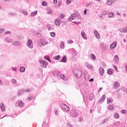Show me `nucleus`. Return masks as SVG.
I'll list each match as a JSON object with an SVG mask.
<instances>
[{
  "label": "nucleus",
  "instance_id": "57",
  "mask_svg": "<svg viewBox=\"0 0 127 127\" xmlns=\"http://www.w3.org/2000/svg\"><path fill=\"white\" fill-rule=\"evenodd\" d=\"M114 68H115V70L117 71V72H118V67H117V66H116V65H114L113 66Z\"/></svg>",
  "mask_w": 127,
  "mask_h": 127
},
{
  "label": "nucleus",
  "instance_id": "26",
  "mask_svg": "<svg viewBox=\"0 0 127 127\" xmlns=\"http://www.w3.org/2000/svg\"><path fill=\"white\" fill-rule=\"evenodd\" d=\"M95 99V95H94V94L91 93L89 96V99L90 101H93Z\"/></svg>",
  "mask_w": 127,
  "mask_h": 127
},
{
  "label": "nucleus",
  "instance_id": "48",
  "mask_svg": "<svg viewBox=\"0 0 127 127\" xmlns=\"http://www.w3.org/2000/svg\"><path fill=\"white\" fill-rule=\"evenodd\" d=\"M30 91H31V90H30V89H26L25 90V93H29V92H30Z\"/></svg>",
  "mask_w": 127,
  "mask_h": 127
},
{
  "label": "nucleus",
  "instance_id": "60",
  "mask_svg": "<svg viewBox=\"0 0 127 127\" xmlns=\"http://www.w3.org/2000/svg\"><path fill=\"white\" fill-rule=\"evenodd\" d=\"M117 97L118 98H121V93H120L119 92H118L117 93Z\"/></svg>",
  "mask_w": 127,
  "mask_h": 127
},
{
  "label": "nucleus",
  "instance_id": "49",
  "mask_svg": "<svg viewBox=\"0 0 127 127\" xmlns=\"http://www.w3.org/2000/svg\"><path fill=\"white\" fill-rule=\"evenodd\" d=\"M107 102H108V104L109 103H112V102H113V99H112V98H109V100H107Z\"/></svg>",
  "mask_w": 127,
  "mask_h": 127
},
{
  "label": "nucleus",
  "instance_id": "22",
  "mask_svg": "<svg viewBox=\"0 0 127 127\" xmlns=\"http://www.w3.org/2000/svg\"><path fill=\"white\" fill-rule=\"evenodd\" d=\"M47 28L49 31L52 30L53 29V26L50 24H48L47 25Z\"/></svg>",
  "mask_w": 127,
  "mask_h": 127
},
{
  "label": "nucleus",
  "instance_id": "35",
  "mask_svg": "<svg viewBox=\"0 0 127 127\" xmlns=\"http://www.w3.org/2000/svg\"><path fill=\"white\" fill-rule=\"evenodd\" d=\"M36 14H37V11H35L34 12H32L31 13V16H35V15H36Z\"/></svg>",
  "mask_w": 127,
  "mask_h": 127
},
{
  "label": "nucleus",
  "instance_id": "38",
  "mask_svg": "<svg viewBox=\"0 0 127 127\" xmlns=\"http://www.w3.org/2000/svg\"><path fill=\"white\" fill-rule=\"evenodd\" d=\"M60 58H61L60 55H58L54 58V59L55 60H60Z\"/></svg>",
  "mask_w": 127,
  "mask_h": 127
},
{
  "label": "nucleus",
  "instance_id": "21",
  "mask_svg": "<svg viewBox=\"0 0 127 127\" xmlns=\"http://www.w3.org/2000/svg\"><path fill=\"white\" fill-rule=\"evenodd\" d=\"M107 73L109 75H112L114 73V70H113V69L109 68L107 70Z\"/></svg>",
  "mask_w": 127,
  "mask_h": 127
},
{
  "label": "nucleus",
  "instance_id": "24",
  "mask_svg": "<svg viewBox=\"0 0 127 127\" xmlns=\"http://www.w3.org/2000/svg\"><path fill=\"white\" fill-rule=\"evenodd\" d=\"M34 35L35 36H37V37H41V34H40L36 31L34 32Z\"/></svg>",
  "mask_w": 127,
  "mask_h": 127
},
{
  "label": "nucleus",
  "instance_id": "20",
  "mask_svg": "<svg viewBox=\"0 0 127 127\" xmlns=\"http://www.w3.org/2000/svg\"><path fill=\"white\" fill-rule=\"evenodd\" d=\"M0 108L1 111L2 112H4V111H5V109H4V105L3 103H1L0 105Z\"/></svg>",
  "mask_w": 127,
  "mask_h": 127
},
{
  "label": "nucleus",
  "instance_id": "6",
  "mask_svg": "<svg viewBox=\"0 0 127 127\" xmlns=\"http://www.w3.org/2000/svg\"><path fill=\"white\" fill-rule=\"evenodd\" d=\"M27 46L30 49H32V48H33V44L31 40H28V42L27 43Z\"/></svg>",
  "mask_w": 127,
  "mask_h": 127
},
{
  "label": "nucleus",
  "instance_id": "53",
  "mask_svg": "<svg viewBox=\"0 0 127 127\" xmlns=\"http://www.w3.org/2000/svg\"><path fill=\"white\" fill-rule=\"evenodd\" d=\"M66 3H67V4H70V3H71V0H66Z\"/></svg>",
  "mask_w": 127,
  "mask_h": 127
},
{
  "label": "nucleus",
  "instance_id": "63",
  "mask_svg": "<svg viewBox=\"0 0 127 127\" xmlns=\"http://www.w3.org/2000/svg\"><path fill=\"white\" fill-rule=\"evenodd\" d=\"M19 11H20V12H21V13L23 12V11H24V10H23V9H20Z\"/></svg>",
  "mask_w": 127,
  "mask_h": 127
},
{
  "label": "nucleus",
  "instance_id": "5",
  "mask_svg": "<svg viewBox=\"0 0 127 127\" xmlns=\"http://www.w3.org/2000/svg\"><path fill=\"white\" fill-rule=\"evenodd\" d=\"M78 115L79 114H78V113H77V112L76 111V110H75V109H73L71 111L70 116H71V117H73V118H76L78 117Z\"/></svg>",
  "mask_w": 127,
  "mask_h": 127
},
{
  "label": "nucleus",
  "instance_id": "17",
  "mask_svg": "<svg viewBox=\"0 0 127 127\" xmlns=\"http://www.w3.org/2000/svg\"><path fill=\"white\" fill-rule=\"evenodd\" d=\"M115 13H113V12H110L108 14V17L109 18H115Z\"/></svg>",
  "mask_w": 127,
  "mask_h": 127
},
{
  "label": "nucleus",
  "instance_id": "8",
  "mask_svg": "<svg viewBox=\"0 0 127 127\" xmlns=\"http://www.w3.org/2000/svg\"><path fill=\"white\" fill-rule=\"evenodd\" d=\"M82 75H83V71L81 70H78L77 72L75 73V76L77 78H80Z\"/></svg>",
  "mask_w": 127,
  "mask_h": 127
},
{
  "label": "nucleus",
  "instance_id": "52",
  "mask_svg": "<svg viewBox=\"0 0 127 127\" xmlns=\"http://www.w3.org/2000/svg\"><path fill=\"white\" fill-rule=\"evenodd\" d=\"M123 32L127 33V27H126L125 29L123 28Z\"/></svg>",
  "mask_w": 127,
  "mask_h": 127
},
{
  "label": "nucleus",
  "instance_id": "32",
  "mask_svg": "<svg viewBox=\"0 0 127 127\" xmlns=\"http://www.w3.org/2000/svg\"><path fill=\"white\" fill-rule=\"evenodd\" d=\"M57 77L58 78H61L63 80H65V75L64 74H61V75H57Z\"/></svg>",
  "mask_w": 127,
  "mask_h": 127
},
{
  "label": "nucleus",
  "instance_id": "62",
  "mask_svg": "<svg viewBox=\"0 0 127 127\" xmlns=\"http://www.w3.org/2000/svg\"><path fill=\"white\" fill-rule=\"evenodd\" d=\"M126 111L125 110H121V113H122V114H126Z\"/></svg>",
  "mask_w": 127,
  "mask_h": 127
},
{
  "label": "nucleus",
  "instance_id": "3",
  "mask_svg": "<svg viewBox=\"0 0 127 127\" xmlns=\"http://www.w3.org/2000/svg\"><path fill=\"white\" fill-rule=\"evenodd\" d=\"M61 108H63V110H64V111H66V112H69V111H70L69 106L65 105L64 103H62L61 104Z\"/></svg>",
  "mask_w": 127,
  "mask_h": 127
},
{
  "label": "nucleus",
  "instance_id": "15",
  "mask_svg": "<svg viewBox=\"0 0 127 127\" xmlns=\"http://www.w3.org/2000/svg\"><path fill=\"white\" fill-rule=\"evenodd\" d=\"M81 35L85 39V40H87V38L86 37V34L85 33V32L83 30L81 32Z\"/></svg>",
  "mask_w": 127,
  "mask_h": 127
},
{
  "label": "nucleus",
  "instance_id": "19",
  "mask_svg": "<svg viewBox=\"0 0 127 127\" xmlns=\"http://www.w3.org/2000/svg\"><path fill=\"white\" fill-rule=\"evenodd\" d=\"M24 93V89H21L18 92V96H21Z\"/></svg>",
  "mask_w": 127,
  "mask_h": 127
},
{
  "label": "nucleus",
  "instance_id": "25",
  "mask_svg": "<svg viewBox=\"0 0 127 127\" xmlns=\"http://www.w3.org/2000/svg\"><path fill=\"white\" fill-rule=\"evenodd\" d=\"M61 62H63V63H66L67 62V58L66 56H64L63 58V59L61 60Z\"/></svg>",
  "mask_w": 127,
  "mask_h": 127
},
{
  "label": "nucleus",
  "instance_id": "41",
  "mask_svg": "<svg viewBox=\"0 0 127 127\" xmlns=\"http://www.w3.org/2000/svg\"><path fill=\"white\" fill-rule=\"evenodd\" d=\"M107 122H108V119H104L102 121V124L104 125L106 124V123H107Z\"/></svg>",
  "mask_w": 127,
  "mask_h": 127
},
{
  "label": "nucleus",
  "instance_id": "14",
  "mask_svg": "<svg viewBox=\"0 0 127 127\" xmlns=\"http://www.w3.org/2000/svg\"><path fill=\"white\" fill-rule=\"evenodd\" d=\"M20 42L18 41H15L12 43V45H13V46H20Z\"/></svg>",
  "mask_w": 127,
  "mask_h": 127
},
{
  "label": "nucleus",
  "instance_id": "28",
  "mask_svg": "<svg viewBox=\"0 0 127 127\" xmlns=\"http://www.w3.org/2000/svg\"><path fill=\"white\" fill-rule=\"evenodd\" d=\"M106 3L107 4L111 5V4H113V0H107Z\"/></svg>",
  "mask_w": 127,
  "mask_h": 127
},
{
  "label": "nucleus",
  "instance_id": "33",
  "mask_svg": "<svg viewBox=\"0 0 127 127\" xmlns=\"http://www.w3.org/2000/svg\"><path fill=\"white\" fill-rule=\"evenodd\" d=\"M47 14H52V9L50 8H48L47 11Z\"/></svg>",
  "mask_w": 127,
  "mask_h": 127
},
{
  "label": "nucleus",
  "instance_id": "47",
  "mask_svg": "<svg viewBox=\"0 0 127 127\" xmlns=\"http://www.w3.org/2000/svg\"><path fill=\"white\" fill-rule=\"evenodd\" d=\"M71 43H73V41L72 40H69L67 41L68 44H71Z\"/></svg>",
  "mask_w": 127,
  "mask_h": 127
},
{
  "label": "nucleus",
  "instance_id": "44",
  "mask_svg": "<svg viewBox=\"0 0 127 127\" xmlns=\"http://www.w3.org/2000/svg\"><path fill=\"white\" fill-rule=\"evenodd\" d=\"M61 48H64V42H62L61 43Z\"/></svg>",
  "mask_w": 127,
  "mask_h": 127
},
{
  "label": "nucleus",
  "instance_id": "1",
  "mask_svg": "<svg viewBox=\"0 0 127 127\" xmlns=\"http://www.w3.org/2000/svg\"><path fill=\"white\" fill-rule=\"evenodd\" d=\"M47 44H48V42L45 39H42L38 41V45L40 47L45 46Z\"/></svg>",
  "mask_w": 127,
  "mask_h": 127
},
{
  "label": "nucleus",
  "instance_id": "42",
  "mask_svg": "<svg viewBox=\"0 0 127 127\" xmlns=\"http://www.w3.org/2000/svg\"><path fill=\"white\" fill-rule=\"evenodd\" d=\"M102 15H107L108 14V12L107 11H104L101 13Z\"/></svg>",
  "mask_w": 127,
  "mask_h": 127
},
{
  "label": "nucleus",
  "instance_id": "61",
  "mask_svg": "<svg viewBox=\"0 0 127 127\" xmlns=\"http://www.w3.org/2000/svg\"><path fill=\"white\" fill-rule=\"evenodd\" d=\"M5 34H10V32L9 31H5L4 32Z\"/></svg>",
  "mask_w": 127,
  "mask_h": 127
},
{
  "label": "nucleus",
  "instance_id": "36",
  "mask_svg": "<svg viewBox=\"0 0 127 127\" xmlns=\"http://www.w3.org/2000/svg\"><path fill=\"white\" fill-rule=\"evenodd\" d=\"M115 119H119V118H120V115H119V114L115 113L114 115Z\"/></svg>",
  "mask_w": 127,
  "mask_h": 127
},
{
  "label": "nucleus",
  "instance_id": "51",
  "mask_svg": "<svg viewBox=\"0 0 127 127\" xmlns=\"http://www.w3.org/2000/svg\"><path fill=\"white\" fill-rule=\"evenodd\" d=\"M87 67L88 69H92V66H91V64H87Z\"/></svg>",
  "mask_w": 127,
  "mask_h": 127
},
{
  "label": "nucleus",
  "instance_id": "31",
  "mask_svg": "<svg viewBox=\"0 0 127 127\" xmlns=\"http://www.w3.org/2000/svg\"><path fill=\"white\" fill-rule=\"evenodd\" d=\"M6 40L8 43H12V40L10 38L7 37Z\"/></svg>",
  "mask_w": 127,
  "mask_h": 127
},
{
  "label": "nucleus",
  "instance_id": "45",
  "mask_svg": "<svg viewBox=\"0 0 127 127\" xmlns=\"http://www.w3.org/2000/svg\"><path fill=\"white\" fill-rule=\"evenodd\" d=\"M4 32V28L0 29V34L3 33Z\"/></svg>",
  "mask_w": 127,
  "mask_h": 127
},
{
  "label": "nucleus",
  "instance_id": "4",
  "mask_svg": "<svg viewBox=\"0 0 127 127\" xmlns=\"http://www.w3.org/2000/svg\"><path fill=\"white\" fill-rule=\"evenodd\" d=\"M15 107H19V108H23V102L22 101L18 100L15 103Z\"/></svg>",
  "mask_w": 127,
  "mask_h": 127
},
{
  "label": "nucleus",
  "instance_id": "46",
  "mask_svg": "<svg viewBox=\"0 0 127 127\" xmlns=\"http://www.w3.org/2000/svg\"><path fill=\"white\" fill-rule=\"evenodd\" d=\"M108 109L109 110H113V109H114V106L113 105H109Z\"/></svg>",
  "mask_w": 127,
  "mask_h": 127
},
{
  "label": "nucleus",
  "instance_id": "11",
  "mask_svg": "<svg viewBox=\"0 0 127 127\" xmlns=\"http://www.w3.org/2000/svg\"><path fill=\"white\" fill-rule=\"evenodd\" d=\"M117 42H114L112 44H111L110 45V49H112V50H114V49H115V48H116L117 47Z\"/></svg>",
  "mask_w": 127,
  "mask_h": 127
},
{
  "label": "nucleus",
  "instance_id": "50",
  "mask_svg": "<svg viewBox=\"0 0 127 127\" xmlns=\"http://www.w3.org/2000/svg\"><path fill=\"white\" fill-rule=\"evenodd\" d=\"M23 13L25 15H28V12H27V11H23Z\"/></svg>",
  "mask_w": 127,
  "mask_h": 127
},
{
  "label": "nucleus",
  "instance_id": "23",
  "mask_svg": "<svg viewBox=\"0 0 127 127\" xmlns=\"http://www.w3.org/2000/svg\"><path fill=\"white\" fill-rule=\"evenodd\" d=\"M114 60H115V63L118 64L119 63V56L115 55L114 56Z\"/></svg>",
  "mask_w": 127,
  "mask_h": 127
},
{
  "label": "nucleus",
  "instance_id": "27",
  "mask_svg": "<svg viewBox=\"0 0 127 127\" xmlns=\"http://www.w3.org/2000/svg\"><path fill=\"white\" fill-rule=\"evenodd\" d=\"M19 71H20V72H21V73H24V72H25V67H24L23 66H21L19 68Z\"/></svg>",
  "mask_w": 127,
  "mask_h": 127
},
{
  "label": "nucleus",
  "instance_id": "9",
  "mask_svg": "<svg viewBox=\"0 0 127 127\" xmlns=\"http://www.w3.org/2000/svg\"><path fill=\"white\" fill-rule=\"evenodd\" d=\"M120 86V82L119 81H116L113 85V88L115 89V90L118 89Z\"/></svg>",
  "mask_w": 127,
  "mask_h": 127
},
{
  "label": "nucleus",
  "instance_id": "54",
  "mask_svg": "<svg viewBox=\"0 0 127 127\" xmlns=\"http://www.w3.org/2000/svg\"><path fill=\"white\" fill-rule=\"evenodd\" d=\"M79 122H84V119H83L82 117H80L79 118Z\"/></svg>",
  "mask_w": 127,
  "mask_h": 127
},
{
  "label": "nucleus",
  "instance_id": "40",
  "mask_svg": "<svg viewBox=\"0 0 127 127\" xmlns=\"http://www.w3.org/2000/svg\"><path fill=\"white\" fill-rule=\"evenodd\" d=\"M42 5L43 6H47V3L46 1H43Z\"/></svg>",
  "mask_w": 127,
  "mask_h": 127
},
{
  "label": "nucleus",
  "instance_id": "34",
  "mask_svg": "<svg viewBox=\"0 0 127 127\" xmlns=\"http://www.w3.org/2000/svg\"><path fill=\"white\" fill-rule=\"evenodd\" d=\"M44 58L45 59H46V60H47L48 61H49V62L51 63V60H50V58L48 57V56H45Z\"/></svg>",
  "mask_w": 127,
  "mask_h": 127
},
{
  "label": "nucleus",
  "instance_id": "10",
  "mask_svg": "<svg viewBox=\"0 0 127 127\" xmlns=\"http://www.w3.org/2000/svg\"><path fill=\"white\" fill-rule=\"evenodd\" d=\"M94 33L95 35V37H96V38H97L98 39H100L101 37L100 36V33H99V32H98V31L97 30H95L94 31Z\"/></svg>",
  "mask_w": 127,
  "mask_h": 127
},
{
  "label": "nucleus",
  "instance_id": "18",
  "mask_svg": "<svg viewBox=\"0 0 127 127\" xmlns=\"http://www.w3.org/2000/svg\"><path fill=\"white\" fill-rule=\"evenodd\" d=\"M8 15H10V16H16V15H17V14L16 13V12H10L8 13Z\"/></svg>",
  "mask_w": 127,
  "mask_h": 127
},
{
  "label": "nucleus",
  "instance_id": "2",
  "mask_svg": "<svg viewBox=\"0 0 127 127\" xmlns=\"http://www.w3.org/2000/svg\"><path fill=\"white\" fill-rule=\"evenodd\" d=\"M39 63H40L43 68H47V65H48V62L41 60L39 61Z\"/></svg>",
  "mask_w": 127,
  "mask_h": 127
},
{
  "label": "nucleus",
  "instance_id": "64",
  "mask_svg": "<svg viewBox=\"0 0 127 127\" xmlns=\"http://www.w3.org/2000/svg\"><path fill=\"white\" fill-rule=\"evenodd\" d=\"M89 82H94V78H91L89 80Z\"/></svg>",
  "mask_w": 127,
  "mask_h": 127
},
{
  "label": "nucleus",
  "instance_id": "55",
  "mask_svg": "<svg viewBox=\"0 0 127 127\" xmlns=\"http://www.w3.org/2000/svg\"><path fill=\"white\" fill-rule=\"evenodd\" d=\"M73 22V23H75V24H80V23H81V22L80 21H78V22L74 21Z\"/></svg>",
  "mask_w": 127,
  "mask_h": 127
},
{
  "label": "nucleus",
  "instance_id": "7",
  "mask_svg": "<svg viewBox=\"0 0 127 127\" xmlns=\"http://www.w3.org/2000/svg\"><path fill=\"white\" fill-rule=\"evenodd\" d=\"M76 16H77V15H76L75 13L71 14L70 16H69L68 18V21H72L73 19H75V18H76Z\"/></svg>",
  "mask_w": 127,
  "mask_h": 127
},
{
  "label": "nucleus",
  "instance_id": "12",
  "mask_svg": "<svg viewBox=\"0 0 127 127\" xmlns=\"http://www.w3.org/2000/svg\"><path fill=\"white\" fill-rule=\"evenodd\" d=\"M99 72L101 76H103L104 73H105V69L102 67H100L99 69Z\"/></svg>",
  "mask_w": 127,
  "mask_h": 127
},
{
  "label": "nucleus",
  "instance_id": "59",
  "mask_svg": "<svg viewBox=\"0 0 127 127\" xmlns=\"http://www.w3.org/2000/svg\"><path fill=\"white\" fill-rule=\"evenodd\" d=\"M76 18H78V19H80V18H81V16H80V14H78L77 15V17Z\"/></svg>",
  "mask_w": 127,
  "mask_h": 127
},
{
  "label": "nucleus",
  "instance_id": "56",
  "mask_svg": "<svg viewBox=\"0 0 127 127\" xmlns=\"http://www.w3.org/2000/svg\"><path fill=\"white\" fill-rule=\"evenodd\" d=\"M59 6H60L61 5H62V1H60L58 2Z\"/></svg>",
  "mask_w": 127,
  "mask_h": 127
},
{
  "label": "nucleus",
  "instance_id": "39",
  "mask_svg": "<svg viewBox=\"0 0 127 127\" xmlns=\"http://www.w3.org/2000/svg\"><path fill=\"white\" fill-rule=\"evenodd\" d=\"M50 34L52 37H55V35H56V34L54 32H50Z\"/></svg>",
  "mask_w": 127,
  "mask_h": 127
},
{
  "label": "nucleus",
  "instance_id": "43",
  "mask_svg": "<svg viewBox=\"0 0 127 127\" xmlns=\"http://www.w3.org/2000/svg\"><path fill=\"white\" fill-rule=\"evenodd\" d=\"M11 82L12 83V84H16V80L14 79H11Z\"/></svg>",
  "mask_w": 127,
  "mask_h": 127
},
{
  "label": "nucleus",
  "instance_id": "13",
  "mask_svg": "<svg viewBox=\"0 0 127 127\" xmlns=\"http://www.w3.org/2000/svg\"><path fill=\"white\" fill-rule=\"evenodd\" d=\"M55 24L57 26H60V24H61V22H60L59 18H57L55 20Z\"/></svg>",
  "mask_w": 127,
  "mask_h": 127
},
{
  "label": "nucleus",
  "instance_id": "58",
  "mask_svg": "<svg viewBox=\"0 0 127 127\" xmlns=\"http://www.w3.org/2000/svg\"><path fill=\"white\" fill-rule=\"evenodd\" d=\"M114 125H115V126H120V122H117L115 123Z\"/></svg>",
  "mask_w": 127,
  "mask_h": 127
},
{
  "label": "nucleus",
  "instance_id": "16",
  "mask_svg": "<svg viewBox=\"0 0 127 127\" xmlns=\"http://www.w3.org/2000/svg\"><path fill=\"white\" fill-rule=\"evenodd\" d=\"M106 99V95H103L100 98V99L99 100L98 103L100 104L101 103H102V102H103V101H105Z\"/></svg>",
  "mask_w": 127,
  "mask_h": 127
},
{
  "label": "nucleus",
  "instance_id": "29",
  "mask_svg": "<svg viewBox=\"0 0 127 127\" xmlns=\"http://www.w3.org/2000/svg\"><path fill=\"white\" fill-rule=\"evenodd\" d=\"M91 58L92 59V60H94V61H95L96 58V56L94 55V54H91Z\"/></svg>",
  "mask_w": 127,
  "mask_h": 127
},
{
  "label": "nucleus",
  "instance_id": "37",
  "mask_svg": "<svg viewBox=\"0 0 127 127\" xmlns=\"http://www.w3.org/2000/svg\"><path fill=\"white\" fill-rule=\"evenodd\" d=\"M92 4H93V1H90L89 3H86L85 5L87 7H89V6L92 5Z\"/></svg>",
  "mask_w": 127,
  "mask_h": 127
},
{
  "label": "nucleus",
  "instance_id": "30",
  "mask_svg": "<svg viewBox=\"0 0 127 127\" xmlns=\"http://www.w3.org/2000/svg\"><path fill=\"white\" fill-rule=\"evenodd\" d=\"M100 45L103 49H107V46L105 45V44L104 43H102Z\"/></svg>",
  "mask_w": 127,
  "mask_h": 127
}]
</instances>
